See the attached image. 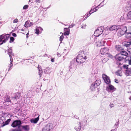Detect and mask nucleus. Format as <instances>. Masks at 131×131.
<instances>
[{"mask_svg":"<svg viewBox=\"0 0 131 131\" xmlns=\"http://www.w3.org/2000/svg\"><path fill=\"white\" fill-rule=\"evenodd\" d=\"M104 28L103 27H99L95 31L94 35H92L91 37V39L94 41L97 40L96 37L99 36L103 32Z\"/></svg>","mask_w":131,"mask_h":131,"instance_id":"nucleus-1","label":"nucleus"},{"mask_svg":"<svg viewBox=\"0 0 131 131\" xmlns=\"http://www.w3.org/2000/svg\"><path fill=\"white\" fill-rule=\"evenodd\" d=\"M9 35L7 34L5 35H2L0 36V44L2 45L5 43L9 37Z\"/></svg>","mask_w":131,"mask_h":131,"instance_id":"nucleus-2","label":"nucleus"},{"mask_svg":"<svg viewBox=\"0 0 131 131\" xmlns=\"http://www.w3.org/2000/svg\"><path fill=\"white\" fill-rule=\"evenodd\" d=\"M118 31L117 35H118L119 37L121 36H122L125 33L126 31H128L127 30V27L126 26H122V27L120 29H118Z\"/></svg>","mask_w":131,"mask_h":131,"instance_id":"nucleus-3","label":"nucleus"},{"mask_svg":"<svg viewBox=\"0 0 131 131\" xmlns=\"http://www.w3.org/2000/svg\"><path fill=\"white\" fill-rule=\"evenodd\" d=\"M86 58L85 56L84 57L81 55L79 54L77 57L76 61L78 63H81L84 62Z\"/></svg>","mask_w":131,"mask_h":131,"instance_id":"nucleus-4","label":"nucleus"},{"mask_svg":"<svg viewBox=\"0 0 131 131\" xmlns=\"http://www.w3.org/2000/svg\"><path fill=\"white\" fill-rule=\"evenodd\" d=\"M21 121L20 120H15L12 123L11 126L14 128L17 127L19 128L21 124Z\"/></svg>","mask_w":131,"mask_h":131,"instance_id":"nucleus-5","label":"nucleus"},{"mask_svg":"<svg viewBox=\"0 0 131 131\" xmlns=\"http://www.w3.org/2000/svg\"><path fill=\"white\" fill-rule=\"evenodd\" d=\"M121 28V26L120 25H115L112 26H108L107 27V30L111 31L114 30L116 31L118 29Z\"/></svg>","mask_w":131,"mask_h":131,"instance_id":"nucleus-6","label":"nucleus"},{"mask_svg":"<svg viewBox=\"0 0 131 131\" xmlns=\"http://www.w3.org/2000/svg\"><path fill=\"white\" fill-rule=\"evenodd\" d=\"M108 49L107 48H101L100 50V53L102 54H106V57H110L111 56V55L107 53L108 52Z\"/></svg>","mask_w":131,"mask_h":131,"instance_id":"nucleus-7","label":"nucleus"},{"mask_svg":"<svg viewBox=\"0 0 131 131\" xmlns=\"http://www.w3.org/2000/svg\"><path fill=\"white\" fill-rule=\"evenodd\" d=\"M53 124L52 123L48 124L43 129V131H50L53 128Z\"/></svg>","mask_w":131,"mask_h":131,"instance_id":"nucleus-8","label":"nucleus"},{"mask_svg":"<svg viewBox=\"0 0 131 131\" xmlns=\"http://www.w3.org/2000/svg\"><path fill=\"white\" fill-rule=\"evenodd\" d=\"M108 86L106 87V90L108 92H112L116 90V88L111 84H108Z\"/></svg>","mask_w":131,"mask_h":131,"instance_id":"nucleus-9","label":"nucleus"},{"mask_svg":"<svg viewBox=\"0 0 131 131\" xmlns=\"http://www.w3.org/2000/svg\"><path fill=\"white\" fill-rule=\"evenodd\" d=\"M102 77L105 82L107 84H110L111 81L108 77L105 74H103L102 75Z\"/></svg>","mask_w":131,"mask_h":131,"instance_id":"nucleus-10","label":"nucleus"},{"mask_svg":"<svg viewBox=\"0 0 131 131\" xmlns=\"http://www.w3.org/2000/svg\"><path fill=\"white\" fill-rule=\"evenodd\" d=\"M128 65H124L123 67L126 68L127 70L126 71L125 74L127 76L129 75L131 73V70L129 68H128Z\"/></svg>","mask_w":131,"mask_h":131,"instance_id":"nucleus-11","label":"nucleus"},{"mask_svg":"<svg viewBox=\"0 0 131 131\" xmlns=\"http://www.w3.org/2000/svg\"><path fill=\"white\" fill-rule=\"evenodd\" d=\"M105 41L103 40L99 41L96 42L95 45L97 47H100L104 45Z\"/></svg>","mask_w":131,"mask_h":131,"instance_id":"nucleus-12","label":"nucleus"},{"mask_svg":"<svg viewBox=\"0 0 131 131\" xmlns=\"http://www.w3.org/2000/svg\"><path fill=\"white\" fill-rule=\"evenodd\" d=\"M115 57L117 60L119 61L122 60L125 58L124 57H123V55L120 53L117 54Z\"/></svg>","mask_w":131,"mask_h":131,"instance_id":"nucleus-13","label":"nucleus"},{"mask_svg":"<svg viewBox=\"0 0 131 131\" xmlns=\"http://www.w3.org/2000/svg\"><path fill=\"white\" fill-rule=\"evenodd\" d=\"M43 30L42 28L40 27H37L35 30V33L37 34H40L42 32Z\"/></svg>","mask_w":131,"mask_h":131,"instance_id":"nucleus-14","label":"nucleus"},{"mask_svg":"<svg viewBox=\"0 0 131 131\" xmlns=\"http://www.w3.org/2000/svg\"><path fill=\"white\" fill-rule=\"evenodd\" d=\"M74 129L77 131H79L81 129V124L80 122L78 123L75 124Z\"/></svg>","mask_w":131,"mask_h":131,"instance_id":"nucleus-15","label":"nucleus"},{"mask_svg":"<svg viewBox=\"0 0 131 131\" xmlns=\"http://www.w3.org/2000/svg\"><path fill=\"white\" fill-rule=\"evenodd\" d=\"M33 24V23L30 22L29 21H27L25 22L24 26L26 27H30Z\"/></svg>","mask_w":131,"mask_h":131,"instance_id":"nucleus-16","label":"nucleus"},{"mask_svg":"<svg viewBox=\"0 0 131 131\" xmlns=\"http://www.w3.org/2000/svg\"><path fill=\"white\" fill-rule=\"evenodd\" d=\"M131 6V0L128 1L127 5L125 7V8L126 10H128L130 9Z\"/></svg>","mask_w":131,"mask_h":131,"instance_id":"nucleus-17","label":"nucleus"},{"mask_svg":"<svg viewBox=\"0 0 131 131\" xmlns=\"http://www.w3.org/2000/svg\"><path fill=\"white\" fill-rule=\"evenodd\" d=\"M39 115L36 118H32L30 120V122L31 123H36L39 119Z\"/></svg>","mask_w":131,"mask_h":131,"instance_id":"nucleus-18","label":"nucleus"},{"mask_svg":"<svg viewBox=\"0 0 131 131\" xmlns=\"http://www.w3.org/2000/svg\"><path fill=\"white\" fill-rule=\"evenodd\" d=\"M126 37L127 39H129L131 38V32L126 31L125 33Z\"/></svg>","mask_w":131,"mask_h":131,"instance_id":"nucleus-19","label":"nucleus"},{"mask_svg":"<svg viewBox=\"0 0 131 131\" xmlns=\"http://www.w3.org/2000/svg\"><path fill=\"white\" fill-rule=\"evenodd\" d=\"M22 129L25 131H28L29 129V126L28 125L25 126H21Z\"/></svg>","mask_w":131,"mask_h":131,"instance_id":"nucleus-20","label":"nucleus"},{"mask_svg":"<svg viewBox=\"0 0 131 131\" xmlns=\"http://www.w3.org/2000/svg\"><path fill=\"white\" fill-rule=\"evenodd\" d=\"M10 120V119H8L7 121H5V122H4L2 124L1 126L3 127L6 125H8L9 123Z\"/></svg>","mask_w":131,"mask_h":131,"instance_id":"nucleus-21","label":"nucleus"},{"mask_svg":"<svg viewBox=\"0 0 131 131\" xmlns=\"http://www.w3.org/2000/svg\"><path fill=\"white\" fill-rule=\"evenodd\" d=\"M8 54L9 55V56L10 58V61L11 62L12 61L13 59L12 58V57L10 55H12V50L11 48L10 49H9L8 50Z\"/></svg>","mask_w":131,"mask_h":131,"instance_id":"nucleus-22","label":"nucleus"},{"mask_svg":"<svg viewBox=\"0 0 131 131\" xmlns=\"http://www.w3.org/2000/svg\"><path fill=\"white\" fill-rule=\"evenodd\" d=\"M116 75L120 76H122V75L123 73L121 70H118L116 71Z\"/></svg>","mask_w":131,"mask_h":131,"instance_id":"nucleus-23","label":"nucleus"},{"mask_svg":"<svg viewBox=\"0 0 131 131\" xmlns=\"http://www.w3.org/2000/svg\"><path fill=\"white\" fill-rule=\"evenodd\" d=\"M97 89L96 86H95L93 84H91L90 89L92 91H94L96 90Z\"/></svg>","mask_w":131,"mask_h":131,"instance_id":"nucleus-24","label":"nucleus"},{"mask_svg":"<svg viewBox=\"0 0 131 131\" xmlns=\"http://www.w3.org/2000/svg\"><path fill=\"white\" fill-rule=\"evenodd\" d=\"M101 83L100 81L99 80H97L93 84L95 86H97L99 85Z\"/></svg>","mask_w":131,"mask_h":131,"instance_id":"nucleus-25","label":"nucleus"},{"mask_svg":"<svg viewBox=\"0 0 131 131\" xmlns=\"http://www.w3.org/2000/svg\"><path fill=\"white\" fill-rule=\"evenodd\" d=\"M126 19H127L131 20V10L127 13Z\"/></svg>","mask_w":131,"mask_h":131,"instance_id":"nucleus-26","label":"nucleus"},{"mask_svg":"<svg viewBox=\"0 0 131 131\" xmlns=\"http://www.w3.org/2000/svg\"><path fill=\"white\" fill-rule=\"evenodd\" d=\"M20 96V95L19 93H17L15 94V96L13 98L16 99H19Z\"/></svg>","mask_w":131,"mask_h":131,"instance_id":"nucleus-27","label":"nucleus"},{"mask_svg":"<svg viewBox=\"0 0 131 131\" xmlns=\"http://www.w3.org/2000/svg\"><path fill=\"white\" fill-rule=\"evenodd\" d=\"M120 53L122 55H123V57H124V56L125 57L127 56L128 55V53L127 52L124 51H122Z\"/></svg>","mask_w":131,"mask_h":131,"instance_id":"nucleus-28","label":"nucleus"},{"mask_svg":"<svg viewBox=\"0 0 131 131\" xmlns=\"http://www.w3.org/2000/svg\"><path fill=\"white\" fill-rule=\"evenodd\" d=\"M38 68L39 71V74L40 75V77H41L42 73V71L41 70V69L38 67Z\"/></svg>","mask_w":131,"mask_h":131,"instance_id":"nucleus-29","label":"nucleus"},{"mask_svg":"<svg viewBox=\"0 0 131 131\" xmlns=\"http://www.w3.org/2000/svg\"><path fill=\"white\" fill-rule=\"evenodd\" d=\"M5 101V103L8 102H9L11 103L10 100L9 99V97L7 96Z\"/></svg>","mask_w":131,"mask_h":131,"instance_id":"nucleus-30","label":"nucleus"},{"mask_svg":"<svg viewBox=\"0 0 131 131\" xmlns=\"http://www.w3.org/2000/svg\"><path fill=\"white\" fill-rule=\"evenodd\" d=\"M131 45V42H127L126 44L124 45V46L126 47H128Z\"/></svg>","mask_w":131,"mask_h":131,"instance_id":"nucleus-31","label":"nucleus"},{"mask_svg":"<svg viewBox=\"0 0 131 131\" xmlns=\"http://www.w3.org/2000/svg\"><path fill=\"white\" fill-rule=\"evenodd\" d=\"M116 48L117 50L118 51H120L121 50H122V48L120 46L118 45L116 46Z\"/></svg>","mask_w":131,"mask_h":131,"instance_id":"nucleus-32","label":"nucleus"},{"mask_svg":"<svg viewBox=\"0 0 131 131\" xmlns=\"http://www.w3.org/2000/svg\"><path fill=\"white\" fill-rule=\"evenodd\" d=\"M49 68H47L44 70V72L46 73H48L49 71Z\"/></svg>","mask_w":131,"mask_h":131,"instance_id":"nucleus-33","label":"nucleus"},{"mask_svg":"<svg viewBox=\"0 0 131 131\" xmlns=\"http://www.w3.org/2000/svg\"><path fill=\"white\" fill-rule=\"evenodd\" d=\"M99 6H98L96 7L95 8H93L92 9V10L93 12H91V13H92L98 10V9H97L96 8H98Z\"/></svg>","mask_w":131,"mask_h":131,"instance_id":"nucleus-34","label":"nucleus"},{"mask_svg":"<svg viewBox=\"0 0 131 131\" xmlns=\"http://www.w3.org/2000/svg\"><path fill=\"white\" fill-rule=\"evenodd\" d=\"M109 59L108 58H104L102 60V62L103 63H105Z\"/></svg>","mask_w":131,"mask_h":131,"instance_id":"nucleus-35","label":"nucleus"},{"mask_svg":"<svg viewBox=\"0 0 131 131\" xmlns=\"http://www.w3.org/2000/svg\"><path fill=\"white\" fill-rule=\"evenodd\" d=\"M86 25L85 24H83L82 25L81 28L83 29H85L86 27Z\"/></svg>","mask_w":131,"mask_h":131,"instance_id":"nucleus-36","label":"nucleus"},{"mask_svg":"<svg viewBox=\"0 0 131 131\" xmlns=\"http://www.w3.org/2000/svg\"><path fill=\"white\" fill-rule=\"evenodd\" d=\"M105 4V3L104 4L103 2H102L100 4L98 5V6H100V7H101L104 6Z\"/></svg>","mask_w":131,"mask_h":131,"instance_id":"nucleus-37","label":"nucleus"},{"mask_svg":"<svg viewBox=\"0 0 131 131\" xmlns=\"http://www.w3.org/2000/svg\"><path fill=\"white\" fill-rule=\"evenodd\" d=\"M28 6L27 5H25L23 7V9H26L28 8Z\"/></svg>","mask_w":131,"mask_h":131,"instance_id":"nucleus-38","label":"nucleus"},{"mask_svg":"<svg viewBox=\"0 0 131 131\" xmlns=\"http://www.w3.org/2000/svg\"><path fill=\"white\" fill-rule=\"evenodd\" d=\"M69 34V31H66L64 33V35H68Z\"/></svg>","mask_w":131,"mask_h":131,"instance_id":"nucleus-39","label":"nucleus"},{"mask_svg":"<svg viewBox=\"0 0 131 131\" xmlns=\"http://www.w3.org/2000/svg\"><path fill=\"white\" fill-rule=\"evenodd\" d=\"M63 38H64V36L62 35L60 37V41H62L63 40Z\"/></svg>","mask_w":131,"mask_h":131,"instance_id":"nucleus-40","label":"nucleus"},{"mask_svg":"<svg viewBox=\"0 0 131 131\" xmlns=\"http://www.w3.org/2000/svg\"><path fill=\"white\" fill-rule=\"evenodd\" d=\"M109 106L110 108H111L114 107V105L113 104H110Z\"/></svg>","mask_w":131,"mask_h":131,"instance_id":"nucleus-41","label":"nucleus"},{"mask_svg":"<svg viewBox=\"0 0 131 131\" xmlns=\"http://www.w3.org/2000/svg\"><path fill=\"white\" fill-rule=\"evenodd\" d=\"M11 62L10 63V64H9V70H8V71L10 70V68L11 67H12L13 66V64L12 63V62H13V61L12 62L10 61Z\"/></svg>","mask_w":131,"mask_h":131,"instance_id":"nucleus-42","label":"nucleus"},{"mask_svg":"<svg viewBox=\"0 0 131 131\" xmlns=\"http://www.w3.org/2000/svg\"><path fill=\"white\" fill-rule=\"evenodd\" d=\"M92 11V9L90 11L89 13H87V17H89L90 15L91 14V12Z\"/></svg>","mask_w":131,"mask_h":131,"instance_id":"nucleus-43","label":"nucleus"},{"mask_svg":"<svg viewBox=\"0 0 131 131\" xmlns=\"http://www.w3.org/2000/svg\"><path fill=\"white\" fill-rule=\"evenodd\" d=\"M13 22L14 23H17L18 22V20L16 18L13 20Z\"/></svg>","mask_w":131,"mask_h":131,"instance_id":"nucleus-44","label":"nucleus"},{"mask_svg":"<svg viewBox=\"0 0 131 131\" xmlns=\"http://www.w3.org/2000/svg\"><path fill=\"white\" fill-rule=\"evenodd\" d=\"M129 64L130 65H131V58H129V59H128Z\"/></svg>","mask_w":131,"mask_h":131,"instance_id":"nucleus-45","label":"nucleus"},{"mask_svg":"<svg viewBox=\"0 0 131 131\" xmlns=\"http://www.w3.org/2000/svg\"><path fill=\"white\" fill-rule=\"evenodd\" d=\"M12 131H21L20 129H14Z\"/></svg>","mask_w":131,"mask_h":131,"instance_id":"nucleus-46","label":"nucleus"},{"mask_svg":"<svg viewBox=\"0 0 131 131\" xmlns=\"http://www.w3.org/2000/svg\"><path fill=\"white\" fill-rule=\"evenodd\" d=\"M10 41H12V42H13L14 40V38L13 37H10Z\"/></svg>","mask_w":131,"mask_h":131,"instance_id":"nucleus-47","label":"nucleus"},{"mask_svg":"<svg viewBox=\"0 0 131 131\" xmlns=\"http://www.w3.org/2000/svg\"><path fill=\"white\" fill-rule=\"evenodd\" d=\"M12 35L14 37H16L17 36V35L16 34L14 33L12 34Z\"/></svg>","mask_w":131,"mask_h":131,"instance_id":"nucleus-48","label":"nucleus"},{"mask_svg":"<svg viewBox=\"0 0 131 131\" xmlns=\"http://www.w3.org/2000/svg\"><path fill=\"white\" fill-rule=\"evenodd\" d=\"M74 26V25L73 24H72L71 25H70V26H69V28H72L73 27V26Z\"/></svg>","mask_w":131,"mask_h":131,"instance_id":"nucleus-49","label":"nucleus"},{"mask_svg":"<svg viewBox=\"0 0 131 131\" xmlns=\"http://www.w3.org/2000/svg\"><path fill=\"white\" fill-rule=\"evenodd\" d=\"M54 58H51V61L52 62H54Z\"/></svg>","mask_w":131,"mask_h":131,"instance_id":"nucleus-50","label":"nucleus"},{"mask_svg":"<svg viewBox=\"0 0 131 131\" xmlns=\"http://www.w3.org/2000/svg\"><path fill=\"white\" fill-rule=\"evenodd\" d=\"M115 82L116 83H118V80L116 79H115Z\"/></svg>","mask_w":131,"mask_h":131,"instance_id":"nucleus-51","label":"nucleus"},{"mask_svg":"<svg viewBox=\"0 0 131 131\" xmlns=\"http://www.w3.org/2000/svg\"><path fill=\"white\" fill-rule=\"evenodd\" d=\"M57 55L58 57H60L61 56V55L60 54V53H57Z\"/></svg>","mask_w":131,"mask_h":131,"instance_id":"nucleus-52","label":"nucleus"},{"mask_svg":"<svg viewBox=\"0 0 131 131\" xmlns=\"http://www.w3.org/2000/svg\"><path fill=\"white\" fill-rule=\"evenodd\" d=\"M36 2L38 3H40V0H36Z\"/></svg>","mask_w":131,"mask_h":131,"instance_id":"nucleus-53","label":"nucleus"},{"mask_svg":"<svg viewBox=\"0 0 131 131\" xmlns=\"http://www.w3.org/2000/svg\"><path fill=\"white\" fill-rule=\"evenodd\" d=\"M129 99L130 100H131V96L129 97Z\"/></svg>","mask_w":131,"mask_h":131,"instance_id":"nucleus-54","label":"nucleus"},{"mask_svg":"<svg viewBox=\"0 0 131 131\" xmlns=\"http://www.w3.org/2000/svg\"><path fill=\"white\" fill-rule=\"evenodd\" d=\"M68 29V28H64V30H65L66 29Z\"/></svg>","mask_w":131,"mask_h":131,"instance_id":"nucleus-55","label":"nucleus"},{"mask_svg":"<svg viewBox=\"0 0 131 131\" xmlns=\"http://www.w3.org/2000/svg\"><path fill=\"white\" fill-rule=\"evenodd\" d=\"M111 131H114V129H112Z\"/></svg>","mask_w":131,"mask_h":131,"instance_id":"nucleus-56","label":"nucleus"},{"mask_svg":"<svg viewBox=\"0 0 131 131\" xmlns=\"http://www.w3.org/2000/svg\"><path fill=\"white\" fill-rule=\"evenodd\" d=\"M100 7V6H99V7H98V8H97V9H99V8Z\"/></svg>","mask_w":131,"mask_h":131,"instance_id":"nucleus-57","label":"nucleus"},{"mask_svg":"<svg viewBox=\"0 0 131 131\" xmlns=\"http://www.w3.org/2000/svg\"><path fill=\"white\" fill-rule=\"evenodd\" d=\"M129 28L130 29H131V26H130Z\"/></svg>","mask_w":131,"mask_h":131,"instance_id":"nucleus-58","label":"nucleus"},{"mask_svg":"<svg viewBox=\"0 0 131 131\" xmlns=\"http://www.w3.org/2000/svg\"><path fill=\"white\" fill-rule=\"evenodd\" d=\"M28 34H29L28 33H27L26 34V35H28Z\"/></svg>","mask_w":131,"mask_h":131,"instance_id":"nucleus-59","label":"nucleus"},{"mask_svg":"<svg viewBox=\"0 0 131 131\" xmlns=\"http://www.w3.org/2000/svg\"><path fill=\"white\" fill-rule=\"evenodd\" d=\"M88 17H85L84 19H86Z\"/></svg>","mask_w":131,"mask_h":131,"instance_id":"nucleus-60","label":"nucleus"},{"mask_svg":"<svg viewBox=\"0 0 131 131\" xmlns=\"http://www.w3.org/2000/svg\"><path fill=\"white\" fill-rule=\"evenodd\" d=\"M29 2H30V0H29Z\"/></svg>","mask_w":131,"mask_h":131,"instance_id":"nucleus-61","label":"nucleus"},{"mask_svg":"<svg viewBox=\"0 0 131 131\" xmlns=\"http://www.w3.org/2000/svg\"><path fill=\"white\" fill-rule=\"evenodd\" d=\"M49 8V7H48L47 8Z\"/></svg>","mask_w":131,"mask_h":131,"instance_id":"nucleus-62","label":"nucleus"}]
</instances>
